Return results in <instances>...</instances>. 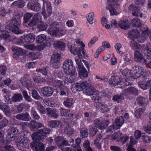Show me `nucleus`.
<instances>
[{"mask_svg": "<svg viewBox=\"0 0 151 151\" xmlns=\"http://www.w3.org/2000/svg\"><path fill=\"white\" fill-rule=\"evenodd\" d=\"M22 16L19 14L14 17L13 19L9 21L5 27L6 31L7 32L12 31L17 34L22 33L23 32L19 29V27L21 24V19ZM1 32L0 36L1 38L6 39L8 38L9 35L8 32H6L4 30H1Z\"/></svg>", "mask_w": 151, "mask_h": 151, "instance_id": "obj_1", "label": "nucleus"}, {"mask_svg": "<svg viewBox=\"0 0 151 151\" xmlns=\"http://www.w3.org/2000/svg\"><path fill=\"white\" fill-rule=\"evenodd\" d=\"M50 132L48 128L45 127L40 129L37 132L33 133L32 135L33 141L30 144V146L35 151H44V145L40 142L39 141L46 137L50 134Z\"/></svg>", "mask_w": 151, "mask_h": 151, "instance_id": "obj_2", "label": "nucleus"}, {"mask_svg": "<svg viewBox=\"0 0 151 151\" xmlns=\"http://www.w3.org/2000/svg\"><path fill=\"white\" fill-rule=\"evenodd\" d=\"M73 63L72 61L68 59L63 63V68L65 73L68 75L73 76L74 74L75 71L73 70Z\"/></svg>", "mask_w": 151, "mask_h": 151, "instance_id": "obj_3", "label": "nucleus"}, {"mask_svg": "<svg viewBox=\"0 0 151 151\" xmlns=\"http://www.w3.org/2000/svg\"><path fill=\"white\" fill-rule=\"evenodd\" d=\"M15 141L17 146L19 150H25L28 148V140L27 138L19 137L16 139Z\"/></svg>", "mask_w": 151, "mask_h": 151, "instance_id": "obj_4", "label": "nucleus"}, {"mask_svg": "<svg viewBox=\"0 0 151 151\" xmlns=\"http://www.w3.org/2000/svg\"><path fill=\"white\" fill-rule=\"evenodd\" d=\"M107 3L108 6L106 7L107 9L109 10L111 15H116L117 14L116 10L114 8L118 6L117 0H107Z\"/></svg>", "mask_w": 151, "mask_h": 151, "instance_id": "obj_5", "label": "nucleus"}, {"mask_svg": "<svg viewBox=\"0 0 151 151\" xmlns=\"http://www.w3.org/2000/svg\"><path fill=\"white\" fill-rule=\"evenodd\" d=\"M144 70L142 68L135 66L130 70V76L134 78H138L144 73Z\"/></svg>", "mask_w": 151, "mask_h": 151, "instance_id": "obj_6", "label": "nucleus"}, {"mask_svg": "<svg viewBox=\"0 0 151 151\" xmlns=\"http://www.w3.org/2000/svg\"><path fill=\"white\" fill-rule=\"evenodd\" d=\"M42 10V13L45 17H47V16H50L52 12L50 3L47 1H44Z\"/></svg>", "mask_w": 151, "mask_h": 151, "instance_id": "obj_7", "label": "nucleus"}, {"mask_svg": "<svg viewBox=\"0 0 151 151\" xmlns=\"http://www.w3.org/2000/svg\"><path fill=\"white\" fill-rule=\"evenodd\" d=\"M94 122L96 126L100 129L106 128L109 124L108 120H102L101 119H96L95 120Z\"/></svg>", "mask_w": 151, "mask_h": 151, "instance_id": "obj_8", "label": "nucleus"}, {"mask_svg": "<svg viewBox=\"0 0 151 151\" xmlns=\"http://www.w3.org/2000/svg\"><path fill=\"white\" fill-rule=\"evenodd\" d=\"M17 132V129L13 127L11 128L10 130H9L6 134V142L8 143L14 141L15 139V134Z\"/></svg>", "mask_w": 151, "mask_h": 151, "instance_id": "obj_9", "label": "nucleus"}, {"mask_svg": "<svg viewBox=\"0 0 151 151\" xmlns=\"http://www.w3.org/2000/svg\"><path fill=\"white\" fill-rule=\"evenodd\" d=\"M61 58L60 55L58 53L53 54L52 56L51 65L54 68H57L60 63V60Z\"/></svg>", "mask_w": 151, "mask_h": 151, "instance_id": "obj_10", "label": "nucleus"}, {"mask_svg": "<svg viewBox=\"0 0 151 151\" xmlns=\"http://www.w3.org/2000/svg\"><path fill=\"white\" fill-rule=\"evenodd\" d=\"M35 35L33 33H30L21 37L20 40V42L22 43L24 42L32 43L35 41Z\"/></svg>", "mask_w": 151, "mask_h": 151, "instance_id": "obj_11", "label": "nucleus"}, {"mask_svg": "<svg viewBox=\"0 0 151 151\" xmlns=\"http://www.w3.org/2000/svg\"><path fill=\"white\" fill-rule=\"evenodd\" d=\"M59 25L52 22L48 29V32L52 35L56 36L59 32Z\"/></svg>", "mask_w": 151, "mask_h": 151, "instance_id": "obj_12", "label": "nucleus"}, {"mask_svg": "<svg viewBox=\"0 0 151 151\" xmlns=\"http://www.w3.org/2000/svg\"><path fill=\"white\" fill-rule=\"evenodd\" d=\"M68 48L70 52L74 55H77L79 58L82 57V55L81 53V49L79 47H76L75 45H72L69 43L68 45Z\"/></svg>", "mask_w": 151, "mask_h": 151, "instance_id": "obj_13", "label": "nucleus"}, {"mask_svg": "<svg viewBox=\"0 0 151 151\" xmlns=\"http://www.w3.org/2000/svg\"><path fill=\"white\" fill-rule=\"evenodd\" d=\"M27 6L28 9L36 12L41 9L40 4L38 3L30 2L27 4Z\"/></svg>", "mask_w": 151, "mask_h": 151, "instance_id": "obj_14", "label": "nucleus"}, {"mask_svg": "<svg viewBox=\"0 0 151 151\" xmlns=\"http://www.w3.org/2000/svg\"><path fill=\"white\" fill-rule=\"evenodd\" d=\"M41 91L44 96L48 97L52 94L54 90L52 88L46 86L42 88Z\"/></svg>", "mask_w": 151, "mask_h": 151, "instance_id": "obj_15", "label": "nucleus"}, {"mask_svg": "<svg viewBox=\"0 0 151 151\" xmlns=\"http://www.w3.org/2000/svg\"><path fill=\"white\" fill-rule=\"evenodd\" d=\"M47 114L49 117H52L54 119H56L58 116L57 110L54 108H47Z\"/></svg>", "mask_w": 151, "mask_h": 151, "instance_id": "obj_16", "label": "nucleus"}, {"mask_svg": "<svg viewBox=\"0 0 151 151\" xmlns=\"http://www.w3.org/2000/svg\"><path fill=\"white\" fill-rule=\"evenodd\" d=\"M16 117L18 119L27 121H29L31 119L29 114L27 112L18 114L16 116Z\"/></svg>", "mask_w": 151, "mask_h": 151, "instance_id": "obj_17", "label": "nucleus"}, {"mask_svg": "<svg viewBox=\"0 0 151 151\" xmlns=\"http://www.w3.org/2000/svg\"><path fill=\"white\" fill-rule=\"evenodd\" d=\"M23 99L22 95L20 93H14L12 97V101H8V102L10 104H12V102L16 103L20 102Z\"/></svg>", "mask_w": 151, "mask_h": 151, "instance_id": "obj_18", "label": "nucleus"}, {"mask_svg": "<svg viewBox=\"0 0 151 151\" xmlns=\"http://www.w3.org/2000/svg\"><path fill=\"white\" fill-rule=\"evenodd\" d=\"M135 60L137 62L144 63L146 60L144 58L143 55L139 51H136L134 54Z\"/></svg>", "mask_w": 151, "mask_h": 151, "instance_id": "obj_19", "label": "nucleus"}, {"mask_svg": "<svg viewBox=\"0 0 151 151\" xmlns=\"http://www.w3.org/2000/svg\"><path fill=\"white\" fill-rule=\"evenodd\" d=\"M121 79L117 76H112L109 80L110 84L112 86H116L121 82Z\"/></svg>", "mask_w": 151, "mask_h": 151, "instance_id": "obj_20", "label": "nucleus"}, {"mask_svg": "<svg viewBox=\"0 0 151 151\" xmlns=\"http://www.w3.org/2000/svg\"><path fill=\"white\" fill-rule=\"evenodd\" d=\"M120 28L122 29L127 30L129 28L130 24L127 20H121L119 23Z\"/></svg>", "mask_w": 151, "mask_h": 151, "instance_id": "obj_21", "label": "nucleus"}, {"mask_svg": "<svg viewBox=\"0 0 151 151\" xmlns=\"http://www.w3.org/2000/svg\"><path fill=\"white\" fill-rule=\"evenodd\" d=\"M38 14H36L34 16L32 19L28 24L27 27H31L35 26L38 23L39 20L38 19Z\"/></svg>", "mask_w": 151, "mask_h": 151, "instance_id": "obj_22", "label": "nucleus"}, {"mask_svg": "<svg viewBox=\"0 0 151 151\" xmlns=\"http://www.w3.org/2000/svg\"><path fill=\"white\" fill-rule=\"evenodd\" d=\"M136 101L139 105L143 106L146 105L147 103V100L145 98L140 96L137 98Z\"/></svg>", "mask_w": 151, "mask_h": 151, "instance_id": "obj_23", "label": "nucleus"}, {"mask_svg": "<svg viewBox=\"0 0 151 151\" xmlns=\"http://www.w3.org/2000/svg\"><path fill=\"white\" fill-rule=\"evenodd\" d=\"M79 74L81 78L83 79L87 77L88 76V72L84 67L79 68Z\"/></svg>", "mask_w": 151, "mask_h": 151, "instance_id": "obj_24", "label": "nucleus"}, {"mask_svg": "<svg viewBox=\"0 0 151 151\" xmlns=\"http://www.w3.org/2000/svg\"><path fill=\"white\" fill-rule=\"evenodd\" d=\"M125 93H127L134 94L135 95L138 94L137 90L133 87H129L124 90Z\"/></svg>", "mask_w": 151, "mask_h": 151, "instance_id": "obj_25", "label": "nucleus"}, {"mask_svg": "<svg viewBox=\"0 0 151 151\" xmlns=\"http://www.w3.org/2000/svg\"><path fill=\"white\" fill-rule=\"evenodd\" d=\"M25 4V2L24 1L19 0L14 2L11 4V7H13L14 6H16L19 8H22L24 6Z\"/></svg>", "mask_w": 151, "mask_h": 151, "instance_id": "obj_26", "label": "nucleus"}, {"mask_svg": "<svg viewBox=\"0 0 151 151\" xmlns=\"http://www.w3.org/2000/svg\"><path fill=\"white\" fill-rule=\"evenodd\" d=\"M92 95L93 96L92 99L96 103V104L98 102H100L99 101L101 99V98L100 97L99 91H95V92Z\"/></svg>", "mask_w": 151, "mask_h": 151, "instance_id": "obj_27", "label": "nucleus"}, {"mask_svg": "<svg viewBox=\"0 0 151 151\" xmlns=\"http://www.w3.org/2000/svg\"><path fill=\"white\" fill-rule=\"evenodd\" d=\"M96 105L97 106L98 109L101 110L103 112H105L108 110L107 105L101 102H98Z\"/></svg>", "mask_w": 151, "mask_h": 151, "instance_id": "obj_28", "label": "nucleus"}, {"mask_svg": "<svg viewBox=\"0 0 151 151\" xmlns=\"http://www.w3.org/2000/svg\"><path fill=\"white\" fill-rule=\"evenodd\" d=\"M128 35L131 37L137 38L139 35V33L137 30H132L129 32Z\"/></svg>", "mask_w": 151, "mask_h": 151, "instance_id": "obj_29", "label": "nucleus"}, {"mask_svg": "<svg viewBox=\"0 0 151 151\" xmlns=\"http://www.w3.org/2000/svg\"><path fill=\"white\" fill-rule=\"evenodd\" d=\"M142 9L140 7L137 6V7L136 9L132 12V14L134 16L138 17L139 16L141 17H142V13H141Z\"/></svg>", "mask_w": 151, "mask_h": 151, "instance_id": "obj_30", "label": "nucleus"}, {"mask_svg": "<svg viewBox=\"0 0 151 151\" xmlns=\"http://www.w3.org/2000/svg\"><path fill=\"white\" fill-rule=\"evenodd\" d=\"M53 81H54V84L55 85V86H56L57 88H59L60 89H61V88H63L64 85V82L58 80L54 79H55V78H52Z\"/></svg>", "mask_w": 151, "mask_h": 151, "instance_id": "obj_31", "label": "nucleus"}, {"mask_svg": "<svg viewBox=\"0 0 151 151\" xmlns=\"http://www.w3.org/2000/svg\"><path fill=\"white\" fill-rule=\"evenodd\" d=\"M131 24L132 26L136 27H141L140 20L137 18H134L132 19Z\"/></svg>", "mask_w": 151, "mask_h": 151, "instance_id": "obj_32", "label": "nucleus"}, {"mask_svg": "<svg viewBox=\"0 0 151 151\" xmlns=\"http://www.w3.org/2000/svg\"><path fill=\"white\" fill-rule=\"evenodd\" d=\"M19 83H21L23 86H27L28 88L30 87L33 84L32 82L29 80L23 81L22 79L19 81Z\"/></svg>", "mask_w": 151, "mask_h": 151, "instance_id": "obj_33", "label": "nucleus"}, {"mask_svg": "<svg viewBox=\"0 0 151 151\" xmlns=\"http://www.w3.org/2000/svg\"><path fill=\"white\" fill-rule=\"evenodd\" d=\"M124 122V119L122 116L117 117L115 120V124L116 125L119 127H121Z\"/></svg>", "mask_w": 151, "mask_h": 151, "instance_id": "obj_34", "label": "nucleus"}, {"mask_svg": "<svg viewBox=\"0 0 151 151\" xmlns=\"http://www.w3.org/2000/svg\"><path fill=\"white\" fill-rule=\"evenodd\" d=\"M73 103V99L69 98L67 99L63 103V104L66 107L71 108Z\"/></svg>", "mask_w": 151, "mask_h": 151, "instance_id": "obj_35", "label": "nucleus"}, {"mask_svg": "<svg viewBox=\"0 0 151 151\" xmlns=\"http://www.w3.org/2000/svg\"><path fill=\"white\" fill-rule=\"evenodd\" d=\"M33 15L31 13L27 12L26 13L24 16V24L27 23L31 18L33 17Z\"/></svg>", "mask_w": 151, "mask_h": 151, "instance_id": "obj_36", "label": "nucleus"}, {"mask_svg": "<svg viewBox=\"0 0 151 151\" xmlns=\"http://www.w3.org/2000/svg\"><path fill=\"white\" fill-rule=\"evenodd\" d=\"M31 124L33 129H38L44 127V125L41 123L37 122L34 120L31 122Z\"/></svg>", "mask_w": 151, "mask_h": 151, "instance_id": "obj_37", "label": "nucleus"}, {"mask_svg": "<svg viewBox=\"0 0 151 151\" xmlns=\"http://www.w3.org/2000/svg\"><path fill=\"white\" fill-rule=\"evenodd\" d=\"M35 104L37 105V109L40 112L43 114H45L46 112L44 106L39 102H36Z\"/></svg>", "mask_w": 151, "mask_h": 151, "instance_id": "obj_38", "label": "nucleus"}, {"mask_svg": "<svg viewBox=\"0 0 151 151\" xmlns=\"http://www.w3.org/2000/svg\"><path fill=\"white\" fill-rule=\"evenodd\" d=\"M60 122L56 120H51L48 122V124L51 127L55 128L58 127L60 124Z\"/></svg>", "mask_w": 151, "mask_h": 151, "instance_id": "obj_39", "label": "nucleus"}, {"mask_svg": "<svg viewBox=\"0 0 151 151\" xmlns=\"http://www.w3.org/2000/svg\"><path fill=\"white\" fill-rule=\"evenodd\" d=\"M145 110V109L144 108L138 109L134 112L135 116L137 118H139L143 113Z\"/></svg>", "mask_w": 151, "mask_h": 151, "instance_id": "obj_40", "label": "nucleus"}, {"mask_svg": "<svg viewBox=\"0 0 151 151\" xmlns=\"http://www.w3.org/2000/svg\"><path fill=\"white\" fill-rule=\"evenodd\" d=\"M141 29L142 33V34L145 35L147 37L150 34H151V31L148 29L147 27L146 26L141 27Z\"/></svg>", "mask_w": 151, "mask_h": 151, "instance_id": "obj_41", "label": "nucleus"}, {"mask_svg": "<svg viewBox=\"0 0 151 151\" xmlns=\"http://www.w3.org/2000/svg\"><path fill=\"white\" fill-rule=\"evenodd\" d=\"M54 45L55 48H58L60 49L63 50L65 48V44L63 42L58 41L55 42Z\"/></svg>", "mask_w": 151, "mask_h": 151, "instance_id": "obj_42", "label": "nucleus"}, {"mask_svg": "<svg viewBox=\"0 0 151 151\" xmlns=\"http://www.w3.org/2000/svg\"><path fill=\"white\" fill-rule=\"evenodd\" d=\"M14 147L9 145H7L4 147L0 148L1 151H14Z\"/></svg>", "mask_w": 151, "mask_h": 151, "instance_id": "obj_43", "label": "nucleus"}, {"mask_svg": "<svg viewBox=\"0 0 151 151\" xmlns=\"http://www.w3.org/2000/svg\"><path fill=\"white\" fill-rule=\"evenodd\" d=\"M96 90L93 86H90L86 89V92L88 95H92Z\"/></svg>", "mask_w": 151, "mask_h": 151, "instance_id": "obj_44", "label": "nucleus"}, {"mask_svg": "<svg viewBox=\"0 0 151 151\" xmlns=\"http://www.w3.org/2000/svg\"><path fill=\"white\" fill-rule=\"evenodd\" d=\"M46 37L44 34H41L37 36L36 40L37 43H41L45 40Z\"/></svg>", "mask_w": 151, "mask_h": 151, "instance_id": "obj_45", "label": "nucleus"}, {"mask_svg": "<svg viewBox=\"0 0 151 151\" xmlns=\"http://www.w3.org/2000/svg\"><path fill=\"white\" fill-rule=\"evenodd\" d=\"M115 47L118 53L120 55H123L124 52L122 49V45L120 43H117L115 46Z\"/></svg>", "mask_w": 151, "mask_h": 151, "instance_id": "obj_46", "label": "nucleus"}, {"mask_svg": "<svg viewBox=\"0 0 151 151\" xmlns=\"http://www.w3.org/2000/svg\"><path fill=\"white\" fill-rule=\"evenodd\" d=\"M64 130L68 136H70L73 134L74 130L70 126H67L64 128Z\"/></svg>", "mask_w": 151, "mask_h": 151, "instance_id": "obj_47", "label": "nucleus"}, {"mask_svg": "<svg viewBox=\"0 0 151 151\" xmlns=\"http://www.w3.org/2000/svg\"><path fill=\"white\" fill-rule=\"evenodd\" d=\"M130 45L132 49L135 51H137L139 49V46L137 42L134 40H132L130 42Z\"/></svg>", "mask_w": 151, "mask_h": 151, "instance_id": "obj_48", "label": "nucleus"}, {"mask_svg": "<svg viewBox=\"0 0 151 151\" xmlns=\"http://www.w3.org/2000/svg\"><path fill=\"white\" fill-rule=\"evenodd\" d=\"M124 99L123 96L121 95H115L113 96L112 99L114 101L119 103Z\"/></svg>", "mask_w": 151, "mask_h": 151, "instance_id": "obj_49", "label": "nucleus"}, {"mask_svg": "<svg viewBox=\"0 0 151 151\" xmlns=\"http://www.w3.org/2000/svg\"><path fill=\"white\" fill-rule=\"evenodd\" d=\"M22 93L24 99L27 101L30 102L32 101V99L30 96H29L27 92L25 90L22 91Z\"/></svg>", "mask_w": 151, "mask_h": 151, "instance_id": "obj_50", "label": "nucleus"}, {"mask_svg": "<svg viewBox=\"0 0 151 151\" xmlns=\"http://www.w3.org/2000/svg\"><path fill=\"white\" fill-rule=\"evenodd\" d=\"M90 142L88 140H86L83 144V146L86 149L87 151H93L90 147Z\"/></svg>", "mask_w": 151, "mask_h": 151, "instance_id": "obj_51", "label": "nucleus"}, {"mask_svg": "<svg viewBox=\"0 0 151 151\" xmlns=\"http://www.w3.org/2000/svg\"><path fill=\"white\" fill-rule=\"evenodd\" d=\"M0 104V109L5 112H8L9 110V107L7 105L3 104L1 102Z\"/></svg>", "mask_w": 151, "mask_h": 151, "instance_id": "obj_52", "label": "nucleus"}, {"mask_svg": "<svg viewBox=\"0 0 151 151\" xmlns=\"http://www.w3.org/2000/svg\"><path fill=\"white\" fill-rule=\"evenodd\" d=\"M69 112H70V110L64 109L62 108L60 109V113L62 116H67Z\"/></svg>", "mask_w": 151, "mask_h": 151, "instance_id": "obj_53", "label": "nucleus"}, {"mask_svg": "<svg viewBox=\"0 0 151 151\" xmlns=\"http://www.w3.org/2000/svg\"><path fill=\"white\" fill-rule=\"evenodd\" d=\"M47 25L45 23L40 22L38 26V27L40 30L44 31L46 30L47 28Z\"/></svg>", "mask_w": 151, "mask_h": 151, "instance_id": "obj_54", "label": "nucleus"}, {"mask_svg": "<svg viewBox=\"0 0 151 151\" xmlns=\"http://www.w3.org/2000/svg\"><path fill=\"white\" fill-rule=\"evenodd\" d=\"M94 14L93 12L89 13L87 17V19L88 22L92 24L93 23Z\"/></svg>", "mask_w": 151, "mask_h": 151, "instance_id": "obj_55", "label": "nucleus"}, {"mask_svg": "<svg viewBox=\"0 0 151 151\" xmlns=\"http://www.w3.org/2000/svg\"><path fill=\"white\" fill-rule=\"evenodd\" d=\"M32 97L35 99L38 100L41 98L37 92L34 89L32 90Z\"/></svg>", "mask_w": 151, "mask_h": 151, "instance_id": "obj_56", "label": "nucleus"}, {"mask_svg": "<svg viewBox=\"0 0 151 151\" xmlns=\"http://www.w3.org/2000/svg\"><path fill=\"white\" fill-rule=\"evenodd\" d=\"M31 113L32 115L33 118L36 120H39L40 119V117L37 114L36 111L34 110H31Z\"/></svg>", "mask_w": 151, "mask_h": 151, "instance_id": "obj_57", "label": "nucleus"}, {"mask_svg": "<svg viewBox=\"0 0 151 151\" xmlns=\"http://www.w3.org/2000/svg\"><path fill=\"white\" fill-rule=\"evenodd\" d=\"M82 57L80 58L78 56L75 58V61L76 63L78 65V69L83 67L81 65V58H82Z\"/></svg>", "mask_w": 151, "mask_h": 151, "instance_id": "obj_58", "label": "nucleus"}, {"mask_svg": "<svg viewBox=\"0 0 151 151\" xmlns=\"http://www.w3.org/2000/svg\"><path fill=\"white\" fill-rule=\"evenodd\" d=\"M73 88L74 90H76L79 91H81L83 90L79 83H77L74 84L73 86Z\"/></svg>", "mask_w": 151, "mask_h": 151, "instance_id": "obj_59", "label": "nucleus"}, {"mask_svg": "<svg viewBox=\"0 0 151 151\" xmlns=\"http://www.w3.org/2000/svg\"><path fill=\"white\" fill-rule=\"evenodd\" d=\"M98 138H96V139L94 141L93 144L95 145L98 149H101V143Z\"/></svg>", "mask_w": 151, "mask_h": 151, "instance_id": "obj_60", "label": "nucleus"}, {"mask_svg": "<svg viewBox=\"0 0 151 151\" xmlns=\"http://www.w3.org/2000/svg\"><path fill=\"white\" fill-rule=\"evenodd\" d=\"M98 40V38L97 37H93L88 42V46L89 47H91Z\"/></svg>", "mask_w": 151, "mask_h": 151, "instance_id": "obj_61", "label": "nucleus"}, {"mask_svg": "<svg viewBox=\"0 0 151 151\" xmlns=\"http://www.w3.org/2000/svg\"><path fill=\"white\" fill-rule=\"evenodd\" d=\"M6 72V68L4 65L0 66V74L2 75H5Z\"/></svg>", "mask_w": 151, "mask_h": 151, "instance_id": "obj_62", "label": "nucleus"}, {"mask_svg": "<svg viewBox=\"0 0 151 151\" xmlns=\"http://www.w3.org/2000/svg\"><path fill=\"white\" fill-rule=\"evenodd\" d=\"M24 47L28 50H32L36 49V46H35L33 44L28 45H24Z\"/></svg>", "mask_w": 151, "mask_h": 151, "instance_id": "obj_63", "label": "nucleus"}, {"mask_svg": "<svg viewBox=\"0 0 151 151\" xmlns=\"http://www.w3.org/2000/svg\"><path fill=\"white\" fill-rule=\"evenodd\" d=\"M147 37L144 35L141 34L140 36L138 37L137 40L140 43L144 42L146 39Z\"/></svg>", "mask_w": 151, "mask_h": 151, "instance_id": "obj_64", "label": "nucleus"}]
</instances>
